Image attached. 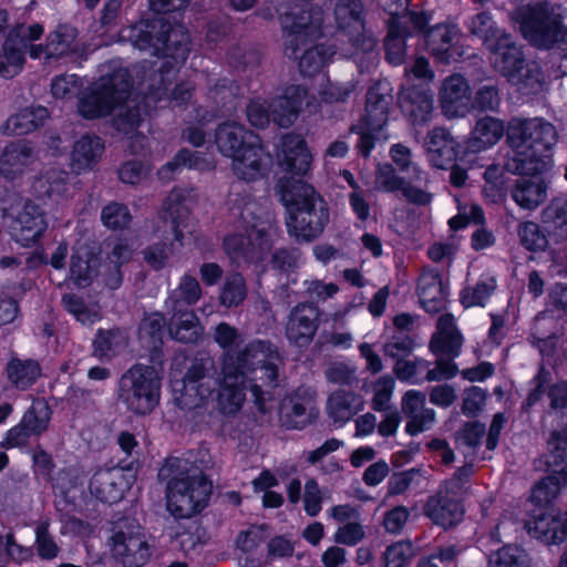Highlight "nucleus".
<instances>
[{"label": "nucleus", "instance_id": "nucleus-1", "mask_svg": "<svg viewBox=\"0 0 567 567\" xmlns=\"http://www.w3.org/2000/svg\"><path fill=\"white\" fill-rule=\"evenodd\" d=\"M220 373L215 379V360L208 354L195 358L188 367L181 390L175 389L174 401L185 411L205 405L216 383L219 385L217 409L224 415L236 414L250 390L255 404L266 413L265 388H276L284 359L269 341L256 340L238 352L227 350L220 359Z\"/></svg>", "mask_w": 567, "mask_h": 567}, {"label": "nucleus", "instance_id": "nucleus-2", "mask_svg": "<svg viewBox=\"0 0 567 567\" xmlns=\"http://www.w3.org/2000/svg\"><path fill=\"white\" fill-rule=\"evenodd\" d=\"M166 483L167 509L176 518H189L208 504L213 485L202 470L184 457H168L158 471Z\"/></svg>", "mask_w": 567, "mask_h": 567}, {"label": "nucleus", "instance_id": "nucleus-3", "mask_svg": "<svg viewBox=\"0 0 567 567\" xmlns=\"http://www.w3.org/2000/svg\"><path fill=\"white\" fill-rule=\"evenodd\" d=\"M230 210L241 220L245 234L227 236L225 252L237 266L262 260L274 245V230L270 225L259 221L260 207L248 194L236 193L230 198Z\"/></svg>", "mask_w": 567, "mask_h": 567}, {"label": "nucleus", "instance_id": "nucleus-4", "mask_svg": "<svg viewBox=\"0 0 567 567\" xmlns=\"http://www.w3.org/2000/svg\"><path fill=\"white\" fill-rule=\"evenodd\" d=\"M279 187L281 200L288 210L286 225L289 235L298 241L317 238L329 220V212L323 199L311 185L300 179L281 178Z\"/></svg>", "mask_w": 567, "mask_h": 567}, {"label": "nucleus", "instance_id": "nucleus-5", "mask_svg": "<svg viewBox=\"0 0 567 567\" xmlns=\"http://www.w3.org/2000/svg\"><path fill=\"white\" fill-rule=\"evenodd\" d=\"M161 381L153 367L135 364L120 379L118 400L131 412L150 414L159 402Z\"/></svg>", "mask_w": 567, "mask_h": 567}, {"label": "nucleus", "instance_id": "nucleus-6", "mask_svg": "<svg viewBox=\"0 0 567 567\" xmlns=\"http://www.w3.org/2000/svg\"><path fill=\"white\" fill-rule=\"evenodd\" d=\"M285 34V51L296 55L308 42L322 35L323 11L320 7H310L287 12L279 17Z\"/></svg>", "mask_w": 567, "mask_h": 567}, {"label": "nucleus", "instance_id": "nucleus-7", "mask_svg": "<svg viewBox=\"0 0 567 567\" xmlns=\"http://www.w3.org/2000/svg\"><path fill=\"white\" fill-rule=\"evenodd\" d=\"M567 43V13L547 2L534 6V47L549 49Z\"/></svg>", "mask_w": 567, "mask_h": 567}, {"label": "nucleus", "instance_id": "nucleus-8", "mask_svg": "<svg viewBox=\"0 0 567 567\" xmlns=\"http://www.w3.org/2000/svg\"><path fill=\"white\" fill-rule=\"evenodd\" d=\"M511 155L506 169L515 175H525L532 171V124L527 118L514 117L506 130Z\"/></svg>", "mask_w": 567, "mask_h": 567}, {"label": "nucleus", "instance_id": "nucleus-9", "mask_svg": "<svg viewBox=\"0 0 567 567\" xmlns=\"http://www.w3.org/2000/svg\"><path fill=\"white\" fill-rule=\"evenodd\" d=\"M51 415L48 402L34 400L21 422L8 431L2 445L7 449L24 446L31 436H39L48 430Z\"/></svg>", "mask_w": 567, "mask_h": 567}, {"label": "nucleus", "instance_id": "nucleus-10", "mask_svg": "<svg viewBox=\"0 0 567 567\" xmlns=\"http://www.w3.org/2000/svg\"><path fill=\"white\" fill-rule=\"evenodd\" d=\"M318 415L316 392L309 388H298L280 404L279 419L288 429H303L315 422Z\"/></svg>", "mask_w": 567, "mask_h": 567}, {"label": "nucleus", "instance_id": "nucleus-11", "mask_svg": "<svg viewBox=\"0 0 567 567\" xmlns=\"http://www.w3.org/2000/svg\"><path fill=\"white\" fill-rule=\"evenodd\" d=\"M320 312L312 303H299L288 315L285 334L296 347L309 346L319 328Z\"/></svg>", "mask_w": 567, "mask_h": 567}, {"label": "nucleus", "instance_id": "nucleus-12", "mask_svg": "<svg viewBox=\"0 0 567 567\" xmlns=\"http://www.w3.org/2000/svg\"><path fill=\"white\" fill-rule=\"evenodd\" d=\"M8 227L16 241L23 246H30L44 234L48 223L44 212L34 203L28 200L11 218Z\"/></svg>", "mask_w": 567, "mask_h": 567}, {"label": "nucleus", "instance_id": "nucleus-13", "mask_svg": "<svg viewBox=\"0 0 567 567\" xmlns=\"http://www.w3.org/2000/svg\"><path fill=\"white\" fill-rule=\"evenodd\" d=\"M441 110L449 118L464 116L471 105V87L461 74L445 78L439 89Z\"/></svg>", "mask_w": 567, "mask_h": 567}, {"label": "nucleus", "instance_id": "nucleus-14", "mask_svg": "<svg viewBox=\"0 0 567 567\" xmlns=\"http://www.w3.org/2000/svg\"><path fill=\"white\" fill-rule=\"evenodd\" d=\"M37 150L25 141L8 144L0 154V175L8 181L21 178L38 162Z\"/></svg>", "mask_w": 567, "mask_h": 567}, {"label": "nucleus", "instance_id": "nucleus-15", "mask_svg": "<svg viewBox=\"0 0 567 567\" xmlns=\"http://www.w3.org/2000/svg\"><path fill=\"white\" fill-rule=\"evenodd\" d=\"M401 411L406 419L405 432L411 436L430 430L436 420L435 411L426 406L425 394L417 390H409L403 394Z\"/></svg>", "mask_w": 567, "mask_h": 567}, {"label": "nucleus", "instance_id": "nucleus-16", "mask_svg": "<svg viewBox=\"0 0 567 567\" xmlns=\"http://www.w3.org/2000/svg\"><path fill=\"white\" fill-rule=\"evenodd\" d=\"M458 497L442 486L435 495L426 501L424 514L439 526L453 527L462 520L464 514Z\"/></svg>", "mask_w": 567, "mask_h": 567}, {"label": "nucleus", "instance_id": "nucleus-17", "mask_svg": "<svg viewBox=\"0 0 567 567\" xmlns=\"http://www.w3.org/2000/svg\"><path fill=\"white\" fill-rule=\"evenodd\" d=\"M391 104L392 95L389 84L375 83L367 93L365 110L360 123L368 130L383 131L389 120Z\"/></svg>", "mask_w": 567, "mask_h": 567}, {"label": "nucleus", "instance_id": "nucleus-18", "mask_svg": "<svg viewBox=\"0 0 567 567\" xmlns=\"http://www.w3.org/2000/svg\"><path fill=\"white\" fill-rule=\"evenodd\" d=\"M399 103L403 113L412 124L423 125L431 120L434 111V101L431 90L417 85L401 89Z\"/></svg>", "mask_w": 567, "mask_h": 567}, {"label": "nucleus", "instance_id": "nucleus-19", "mask_svg": "<svg viewBox=\"0 0 567 567\" xmlns=\"http://www.w3.org/2000/svg\"><path fill=\"white\" fill-rule=\"evenodd\" d=\"M494 66L511 82H522V70L525 61L520 49L508 38H499L495 44H489Z\"/></svg>", "mask_w": 567, "mask_h": 567}, {"label": "nucleus", "instance_id": "nucleus-20", "mask_svg": "<svg viewBox=\"0 0 567 567\" xmlns=\"http://www.w3.org/2000/svg\"><path fill=\"white\" fill-rule=\"evenodd\" d=\"M94 83L115 106L127 101L133 87L128 70L113 62L103 66L100 79Z\"/></svg>", "mask_w": 567, "mask_h": 567}, {"label": "nucleus", "instance_id": "nucleus-21", "mask_svg": "<svg viewBox=\"0 0 567 567\" xmlns=\"http://www.w3.org/2000/svg\"><path fill=\"white\" fill-rule=\"evenodd\" d=\"M307 96V90L300 85L287 86L281 95L269 102L271 121L280 127H289L297 120Z\"/></svg>", "mask_w": 567, "mask_h": 567}, {"label": "nucleus", "instance_id": "nucleus-22", "mask_svg": "<svg viewBox=\"0 0 567 567\" xmlns=\"http://www.w3.org/2000/svg\"><path fill=\"white\" fill-rule=\"evenodd\" d=\"M114 555L125 567L143 566L150 558V547L144 534L118 532L113 537Z\"/></svg>", "mask_w": 567, "mask_h": 567}, {"label": "nucleus", "instance_id": "nucleus-23", "mask_svg": "<svg viewBox=\"0 0 567 567\" xmlns=\"http://www.w3.org/2000/svg\"><path fill=\"white\" fill-rule=\"evenodd\" d=\"M230 158L233 173L245 182H255L262 177L269 162V156L258 140Z\"/></svg>", "mask_w": 567, "mask_h": 567}, {"label": "nucleus", "instance_id": "nucleus-24", "mask_svg": "<svg viewBox=\"0 0 567 567\" xmlns=\"http://www.w3.org/2000/svg\"><path fill=\"white\" fill-rule=\"evenodd\" d=\"M278 157L279 164L291 175L305 176L310 169L312 157L300 135H285Z\"/></svg>", "mask_w": 567, "mask_h": 567}, {"label": "nucleus", "instance_id": "nucleus-25", "mask_svg": "<svg viewBox=\"0 0 567 567\" xmlns=\"http://www.w3.org/2000/svg\"><path fill=\"white\" fill-rule=\"evenodd\" d=\"M425 152L435 168L444 169L456 157L457 143L444 127H433L425 137Z\"/></svg>", "mask_w": 567, "mask_h": 567}, {"label": "nucleus", "instance_id": "nucleus-26", "mask_svg": "<svg viewBox=\"0 0 567 567\" xmlns=\"http://www.w3.org/2000/svg\"><path fill=\"white\" fill-rule=\"evenodd\" d=\"M257 140V135L235 121L219 124L215 133V143L219 152L228 157L239 154Z\"/></svg>", "mask_w": 567, "mask_h": 567}, {"label": "nucleus", "instance_id": "nucleus-27", "mask_svg": "<svg viewBox=\"0 0 567 567\" xmlns=\"http://www.w3.org/2000/svg\"><path fill=\"white\" fill-rule=\"evenodd\" d=\"M165 27L155 39V55L185 60L189 52V35L183 25H172L165 20Z\"/></svg>", "mask_w": 567, "mask_h": 567}, {"label": "nucleus", "instance_id": "nucleus-28", "mask_svg": "<svg viewBox=\"0 0 567 567\" xmlns=\"http://www.w3.org/2000/svg\"><path fill=\"white\" fill-rule=\"evenodd\" d=\"M363 405L364 401L360 394L338 389L329 394L326 412L333 423L344 424L358 414Z\"/></svg>", "mask_w": 567, "mask_h": 567}, {"label": "nucleus", "instance_id": "nucleus-29", "mask_svg": "<svg viewBox=\"0 0 567 567\" xmlns=\"http://www.w3.org/2000/svg\"><path fill=\"white\" fill-rule=\"evenodd\" d=\"M417 295L421 305L427 312L436 313L444 308L446 293L437 271L426 269L421 274Z\"/></svg>", "mask_w": 567, "mask_h": 567}, {"label": "nucleus", "instance_id": "nucleus-30", "mask_svg": "<svg viewBox=\"0 0 567 567\" xmlns=\"http://www.w3.org/2000/svg\"><path fill=\"white\" fill-rule=\"evenodd\" d=\"M165 29V19L154 18L152 20H142L133 25L121 30V38L131 42L140 50H150L155 55V39L158 31Z\"/></svg>", "mask_w": 567, "mask_h": 567}, {"label": "nucleus", "instance_id": "nucleus-31", "mask_svg": "<svg viewBox=\"0 0 567 567\" xmlns=\"http://www.w3.org/2000/svg\"><path fill=\"white\" fill-rule=\"evenodd\" d=\"M460 38L461 33L456 25L441 23L427 31L426 45L432 55L443 62H449Z\"/></svg>", "mask_w": 567, "mask_h": 567}, {"label": "nucleus", "instance_id": "nucleus-32", "mask_svg": "<svg viewBox=\"0 0 567 567\" xmlns=\"http://www.w3.org/2000/svg\"><path fill=\"white\" fill-rule=\"evenodd\" d=\"M168 322L171 337L179 342L195 343L199 340L203 328L194 311L183 308L173 309Z\"/></svg>", "mask_w": 567, "mask_h": 567}, {"label": "nucleus", "instance_id": "nucleus-33", "mask_svg": "<svg viewBox=\"0 0 567 567\" xmlns=\"http://www.w3.org/2000/svg\"><path fill=\"white\" fill-rule=\"evenodd\" d=\"M68 179V172L59 166H50L34 179L32 189L38 198L58 199L65 193Z\"/></svg>", "mask_w": 567, "mask_h": 567}, {"label": "nucleus", "instance_id": "nucleus-34", "mask_svg": "<svg viewBox=\"0 0 567 567\" xmlns=\"http://www.w3.org/2000/svg\"><path fill=\"white\" fill-rule=\"evenodd\" d=\"M462 344V338L454 324V318L446 313L437 320V332L433 336L430 348L435 354L455 357Z\"/></svg>", "mask_w": 567, "mask_h": 567}, {"label": "nucleus", "instance_id": "nucleus-35", "mask_svg": "<svg viewBox=\"0 0 567 567\" xmlns=\"http://www.w3.org/2000/svg\"><path fill=\"white\" fill-rule=\"evenodd\" d=\"M556 138V130L550 123L534 120V155L539 153L542 157L537 164L534 163V176L536 173L545 174L551 167L550 151Z\"/></svg>", "mask_w": 567, "mask_h": 567}, {"label": "nucleus", "instance_id": "nucleus-36", "mask_svg": "<svg viewBox=\"0 0 567 567\" xmlns=\"http://www.w3.org/2000/svg\"><path fill=\"white\" fill-rule=\"evenodd\" d=\"M104 153V143L99 136L83 135L73 145L72 166L76 171L92 168Z\"/></svg>", "mask_w": 567, "mask_h": 567}, {"label": "nucleus", "instance_id": "nucleus-37", "mask_svg": "<svg viewBox=\"0 0 567 567\" xmlns=\"http://www.w3.org/2000/svg\"><path fill=\"white\" fill-rule=\"evenodd\" d=\"M6 374L14 388L27 390L40 378L41 367L37 360L11 357L6 365Z\"/></svg>", "mask_w": 567, "mask_h": 567}, {"label": "nucleus", "instance_id": "nucleus-38", "mask_svg": "<svg viewBox=\"0 0 567 567\" xmlns=\"http://www.w3.org/2000/svg\"><path fill=\"white\" fill-rule=\"evenodd\" d=\"M505 127L501 120L484 116L480 118L471 135L470 146L473 151L486 150L495 145L504 135Z\"/></svg>", "mask_w": 567, "mask_h": 567}, {"label": "nucleus", "instance_id": "nucleus-39", "mask_svg": "<svg viewBox=\"0 0 567 567\" xmlns=\"http://www.w3.org/2000/svg\"><path fill=\"white\" fill-rule=\"evenodd\" d=\"M122 475L111 471L96 473L91 482V492L104 503H115L123 496Z\"/></svg>", "mask_w": 567, "mask_h": 567}, {"label": "nucleus", "instance_id": "nucleus-40", "mask_svg": "<svg viewBox=\"0 0 567 567\" xmlns=\"http://www.w3.org/2000/svg\"><path fill=\"white\" fill-rule=\"evenodd\" d=\"M79 113L85 118H97L110 114L116 106L93 83L79 100Z\"/></svg>", "mask_w": 567, "mask_h": 567}, {"label": "nucleus", "instance_id": "nucleus-41", "mask_svg": "<svg viewBox=\"0 0 567 567\" xmlns=\"http://www.w3.org/2000/svg\"><path fill=\"white\" fill-rule=\"evenodd\" d=\"M48 117V110L43 106L25 107L9 117L7 126L12 134L23 135L42 126Z\"/></svg>", "mask_w": 567, "mask_h": 567}, {"label": "nucleus", "instance_id": "nucleus-42", "mask_svg": "<svg viewBox=\"0 0 567 567\" xmlns=\"http://www.w3.org/2000/svg\"><path fill=\"white\" fill-rule=\"evenodd\" d=\"M100 259L89 251L75 252L71 258V279L79 287H86L99 275Z\"/></svg>", "mask_w": 567, "mask_h": 567}, {"label": "nucleus", "instance_id": "nucleus-43", "mask_svg": "<svg viewBox=\"0 0 567 567\" xmlns=\"http://www.w3.org/2000/svg\"><path fill=\"white\" fill-rule=\"evenodd\" d=\"M128 343V337L121 329L100 330L94 339V355L113 358L122 352Z\"/></svg>", "mask_w": 567, "mask_h": 567}, {"label": "nucleus", "instance_id": "nucleus-44", "mask_svg": "<svg viewBox=\"0 0 567 567\" xmlns=\"http://www.w3.org/2000/svg\"><path fill=\"white\" fill-rule=\"evenodd\" d=\"M78 32L68 24L59 25L47 37L48 56L59 59L73 52Z\"/></svg>", "mask_w": 567, "mask_h": 567}, {"label": "nucleus", "instance_id": "nucleus-45", "mask_svg": "<svg viewBox=\"0 0 567 567\" xmlns=\"http://www.w3.org/2000/svg\"><path fill=\"white\" fill-rule=\"evenodd\" d=\"M338 28L344 33L362 30V4L360 0H338L334 9Z\"/></svg>", "mask_w": 567, "mask_h": 567}, {"label": "nucleus", "instance_id": "nucleus-46", "mask_svg": "<svg viewBox=\"0 0 567 567\" xmlns=\"http://www.w3.org/2000/svg\"><path fill=\"white\" fill-rule=\"evenodd\" d=\"M538 391L546 393L548 404L554 411H563L567 409V382L557 381L551 383V373L544 368L538 374Z\"/></svg>", "mask_w": 567, "mask_h": 567}, {"label": "nucleus", "instance_id": "nucleus-47", "mask_svg": "<svg viewBox=\"0 0 567 567\" xmlns=\"http://www.w3.org/2000/svg\"><path fill=\"white\" fill-rule=\"evenodd\" d=\"M163 212L171 219L174 239L182 241L184 235L181 226L187 220L189 210L184 204L183 196L179 192L173 190L163 203Z\"/></svg>", "mask_w": 567, "mask_h": 567}, {"label": "nucleus", "instance_id": "nucleus-48", "mask_svg": "<svg viewBox=\"0 0 567 567\" xmlns=\"http://www.w3.org/2000/svg\"><path fill=\"white\" fill-rule=\"evenodd\" d=\"M408 32L399 25L395 18H391L389 32L384 40L386 60L393 65H400L405 58V37Z\"/></svg>", "mask_w": 567, "mask_h": 567}, {"label": "nucleus", "instance_id": "nucleus-49", "mask_svg": "<svg viewBox=\"0 0 567 567\" xmlns=\"http://www.w3.org/2000/svg\"><path fill=\"white\" fill-rule=\"evenodd\" d=\"M202 296V288L196 278L185 275L178 288L169 296L167 305L172 309L183 308V303L190 306L196 303Z\"/></svg>", "mask_w": 567, "mask_h": 567}, {"label": "nucleus", "instance_id": "nucleus-50", "mask_svg": "<svg viewBox=\"0 0 567 567\" xmlns=\"http://www.w3.org/2000/svg\"><path fill=\"white\" fill-rule=\"evenodd\" d=\"M331 56L332 51L330 48L324 45L309 48L300 58L299 69L302 74L312 76L323 69Z\"/></svg>", "mask_w": 567, "mask_h": 567}, {"label": "nucleus", "instance_id": "nucleus-51", "mask_svg": "<svg viewBox=\"0 0 567 567\" xmlns=\"http://www.w3.org/2000/svg\"><path fill=\"white\" fill-rule=\"evenodd\" d=\"M179 166H185L194 169H205L208 167V163L198 157L197 153H193L188 150L179 151L173 161L165 164L159 171L158 176L163 181H169L172 178V174Z\"/></svg>", "mask_w": 567, "mask_h": 567}, {"label": "nucleus", "instance_id": "nucleus-52", "mask_svg": "<svg viewBox=\"0 0 567 567\" xmlns=\"http://www.w3.org/2000/svg\"><path fill=\"white\" fill-rule=\"evenodd\" d=\"M246 295L245 279L240 274L235 272L226 277L219 299L226 307H236L245 300Z\"/></svg>", "mask_w": 567, "mask_h": 567}, {"label": "nucleus", "instance_id": "nucleus-53", "mask_svg": "<svg viewBox=\"0 0 567 567\" xmlns=\"http://www.w3.org/2000/svg\"><path fill=\"white\" fill-rule=\"evenodd\" d=\"M62 303L68 312L73 315L78 321L84 324L94 323L100 319V311L97 307L87 306L81 297L74 293L64 295Z\"/></svg>", "mask_w": 567, "mask_h": 567}, {"label": "nucleus", "instance_id": "nucleus-54", "mask_svg": "<svg viewBox=\"0 0 567 567\" xmlns=\"http://www.w3.org/2000/svg\"><path fill=\"white\" fill-rule=\"evenodd\" d=\"M404 199L415 206H427L433 199V194L429 190V176L426 175V183L415 179L414 174L404 181L401 188Z\"/></svg>", "mask_w": 567, "mask_h": 567}, {"label": "nucleus", "instance_id": "nucleus-55", "mask_svg": "<svg viewBox=\"0 0 567 567\" xmlns=\"http://www.w3.org/2000/svg\"><path fill=\"white\" fill-rule=\"evenodd\" d=\"M527 554L517 546L507 545L491 554L488 567H527Z\"/></svg>", "mask_w": 567, "mask_h": 567}, {"label": "nucleus", "instance_id": "nucleus-56", "mask_svg": "<svg viewBox=\"0 0 567 567\" xmlns=\"http://www.w3.org/2000/svg\"><path fill=\"white\" fill-rule=\"evenodd\" d=\"M470 32L482 39L485 44L489 47L494 40H498L501 31L496 27L493 18L487 12H481L474 16L470 22Z\"/></svg>", "mask_w": 567, "mask_h": 567}, {"label": "nucleus", "instance_id": "nucleus-57", "mask_svg": "<svg viewBox=\"0 0 567 567\" xmlns=\"http://www.w3.org/2000/svg\"><path fill=\"white\" fill-rule=\"evenodd\" d=\"M43 25L40 23L33 24H17L14 25L7 38V42H10L11 45H18L21 48L22 52L32 44L33 41L39 40L43 34Z\"/></svg>", "mask_w": 567, "mask_h": 567}, {"label": "nucleus", "instance_id": "nucleus-58", "mask_svg": "<svg viewBox=\"0 0 567 567\" xmlns=\"http://www.w3.org/2000/svg\"><path fill=\"white\" fill-rule=\"evenodd\" d=\"M24 55L21 48L4 42L0 53V75L3 78L16 76L23 68Z\"/></svg>", "mask_w": 567, "mask_h": 567}, {"label": "nucleus", "instance_id": "nucleus-59", "mask_svg": "<svg viewBox=\"0 0 567 567\" xmlns=\"http://www.w3.org/2000/svg\"><path fill=\"white\" fill-rule=\"evenodd\" d=\"M101 220L110 229H124L132 221V215L124 204L112 202L103 207Z\"/></svg>", "mask_w": 567, "mask_h": 567}, {"label": "nucleus", "instance_id": "nucleus-60", "mask_svg": "<svg viewBox=\"0 0 567 567\" xmlns=\"http://www.w3.org/2000/svg\"><path fill=\"white\" fill-rule=\"evenodd\" d=\"M415 555L410 540H400L388 546L383 553L384 567H404Z\"/></svg>", "mask_w": 567, "mask_h": 567}, {"label": "nucleus", "instance_id": "nucleus-61", "mask_svg": "<svg viewBox=\"0 0 567 567\" xmlns=\"http://www.w3.org/2000/svg\"><path fill=\"white\" fill-rule=\"evenodd\" d=\"M390 156L401 172L412 171L416 181L426 183V173L412 161V151L403 144H394L390 148Z\"/></svg>", "mask_w": 567, "mask_h": 567}, {"label": "nucleus", "instance_id": "nucleus-62", "mask_svg": "<svg viewBox=\"0 0 567 567\" xmlns=\"http://www.w3.org/2000/svg\"><path fill=\"white\" fill-rule=\"evenodd\" d=\"M365 538V529L360 519L341 524L333 534L336 544L355 546Z\"/></svg>", "mask_w": 567, "mask_h": 567}, {"label": "nucleus", "instance_id": "nucleus-63", "mask_svg": "<svg viewBox=\"0 0 567 567\" xmlns=\"http://www.w3.org/2000/svg\"><path fill=\"white\" fill-rule=\"evenodd\" d=\"M164 318L153 315L145 318L140 327V338L147 347L156 349L162 343Z\"/></svg>", "mask_w": 567, "mask_h": 567}, {"label": "nucleus", "instance_id": "nucleus-64", "mask_svg": "<svg viewBox=\"0 0 567 567\" xmlns=\"http://www.w3.org/2000/svg\"><path fill=\"white\" fill-rule=\"evenodd\" d=\"M394 390V380L389 375L377 379L372 384L371 406L374 411H385Z\"/></svg>", "mask_w": 567, "mask_h": 567}]
</instances>
